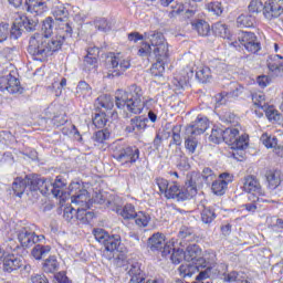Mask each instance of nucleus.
Masks as SVG:
<instances>
[{
  "label": "nucleus",
  "mask_w": 283,
  "mask_h": 283,
  "mask_svg": "<svg viewBox=\"0 0 283 283\" xmlns=\"http://www.w3.org/2000/svg\"><path fill=\"white\" fill-rule=\"evenodd\" d=\"M41 187L45 191H51L54 198H59L61 207L71 198V203L76 209H90V192L85 190L81 181L71 182L69 192L65 191L67 189V181L61 176H57L54 182L45 178L38 179V188L41 189Z\"/></svg>",
  "instance_id": "1"
},
{
  "label": "nucleus",
  "mask_w": 283,
  "mask_h": 283,
  "mask_svg": "<svg viewBox=\"0 0 283 283\" xmlns=\"http://www.w3.org/2000/svg\"><path fill=\"white\" fill-rule=\"evenodd\" d=\"M54 30V20L46 18L42 24V32L35 33L29 41L28 52L31 54L34 61H45L48 56H52L53 52H59L65 43V38L62 35H52Z\"/></svg>",
  "instance_id": "2"
},
{
  "label": "nucleus",
  "mask_w": 283,
  "mask_h": 283,
  "mask_svg": "<svg viewBox=\"0 0 283 283\" xmlns=\"http://www.w3.org/2000/svg\"><path fill=\"white\" fill-rule=\"evenodd\" d=\"M115 105L118 109H125L130 112V114H143V109H145L143 88L132 85L126 91L117 90L115 93Z\"/></svg>",
  "instance_id": "3"
},
{
  "label": "nucleus",
  "mask_w": 283,
  "mask_h": 283,
  "mask_svg": "<svg viewBox=\"0 0 283 283\" xmlns=\"http://www.w3.org/2000/svg\"><path fill=\"white\" fill-rule=\"evenodd\" d=\"M185 261L192 262V264H197L201 266V269H206L205 271L199 272L196 276L197 282H202V280H208L211 275H220V269H224V264H214L213 266L209 265V261L202 256V249L198 244H189L186 248Z\"/></svg>",
  "instance_id": "4"
},
{
  "label": "nucleus",
  "mask_w": 283,
  "mask_h": 283,
  "mask_svg": "<svg viewBox=\"0 0 283 283\" xmlns=\"http://www.w3.org/2000/svg\"><path fill=\"white\" fill-rule=\"evenodd\" d=\"M149 43L143 42L138 50L139 56H155L156 61H169V43L163 33H151L147 36Z\"/></svg>",
  "instance_id": "5"
},
{
  "label": "nucleus",
  "mask_w": 283,
  "mask_h": 283,
  "mask_svg": "<svg viewBox=\"0 0 283 283\" xmlns=\"http://www.w3.org/2000/svg\"><path fill=\"white\" fill-rule=\"evenodd\" d=\"M113 158L120 163V165H134L140 158V150L137 147H123L120 144L115 143L112 146Z\"/></svg>",
  "instance_id": "6"
},
{
  "label": "nucleus",
  "mask_w": 283,
  "mask_h": 283,
  "mask_svg": "<svg viewBox=\"0 0 283 283\" xmlns=\"http://www.w3.org/2000/svg\"><path fill=\"white\" fill-rule=\"evenodd\" d=\"M174 244H176V239L166 241L165 234L159 232L153 234L148 239V249H150V251L153 252L160 251L163 258H167V255H171Z\"/></svg>",
  "instance_id": "7"
},
{
  "label": "nucleus",
  "mask_w": 283,
  "mask_h": 283,
  "mask_svg": "<svg viewBox=\"0 0 283 283\" xmlns=\"http://www.w3.org/2000/svg\"><path fill=\"white\" fill-rule=\"evenodd\" d=\"M243 190L249 193L250 202H269V200L264 199V190H262L260 181L253 176L245 177Z\"/></svg>",
  "instance_id": "8"
},
{
  "label": "nucleus",
  "mask_w": 283,
  "mask_h": 283,
  "mask_svg": "<svg viewBox=\"0 0 283 283\" xmlns=\"http://www.w3.org/2000/svg\"><path fill=\"white\" fill-rule=\"evenodd\" d=\"M233 48H244L248 52L255 54L260 52V42L253 32H241L238 36V41L231 42Z\"/></svg>",
  "instance_id": "9"
},
{
  "label": "nucleus",
  "mask_w": 283,
  "mask_h": 283,
  "mask_svg": "<svg viewBox=\"0 0 283 283\" xmlns=\"http://www.w3.org/2000/svg\"><path fill=\"white\" fill-rule=\"evenodd\" d=\"M157 186L159 187V191L161 193H165V197L168 200H177L180 202L182 200V190H180V187L176 182L167 181V179L158 178L157 179Z\"/></svg>",
  "instance_id": "10"
},
{
  "label": "nucleus",
  "mask_w": 283,
  "mask_h": 283,
  "mask_svg": "<svg viewBox=\"0 0 283 283\" xmlns=\"http://www.w3.org/2000/svg\"><path fill=\"white\" fill-rule=\"evenodd\" d=\"M0 264H2L4 273H13V271H19L23 266V258L3 252L0 256Z\"/></svg>",
  "instance_id": "11"
},
{
  "label": "nucleus",
  "mask_w": 283,
  "mask_h": 283,
  "mask_svg": "<svg viewBox=\"0 0 283 283\" xmlns=\"http://www.w3.org/2000/svg\"><path fill=\"white\" fill-rule=\"evenodd\" d=\"M111 65L113 69V76H120L132 67V60L123 53H116L111 57Z\"/></svg>",
  "instance_id": "12"
},
{
  "label": "nucleus",
  "mask_w": 283,
  "mask_h": 283,
  "mask_svg": "<svg viewBox=\"0 0 283 283\" xmlns=\"http://www.w3.org/2000/svg\"><path fill=\"white\" fill-rule=\"evenodd\" d=\"M18 240L24 249H30V247H34L36 242H42L45 240L43 234L36 235L33 231L28 228H23L18 233Z\"/></svg>",
  "instance_id": "13"
},
{
  "label": "nucleus",
  "mask_w": 283,
  "mask_h": 283,
  "mask_svg": "<svg viewBox=\"0 0 283 283\" xmlns=\"http://www.w3.org/2000/svg\"><path fill=\"white\" fill-rule=\"evenodd\" d=\"M264 1V17L268 21H273L281 17L283 12V0H263Z\"/></svg>",
  "instance_id": "14"
},
{
  "label": "nucleus",
  "mask_w": 283,
  "mask_h": 283,
  "mask_svg": "<svg viewBox=\"0 0 283 283\" xmlns=\"http://www.w3.org/2000/svg\"><path fill=\"white\" fill-rule=\"evenodd\" d=\"M209 129V119L205 116L199 115L196 120L187 126L186 134L187 136H200Z\"/></svg>",
  "instance_id": "15"
},
{
  "label": "nucleus",
  "mask_w": 283,
  "mask_h": 283,
  "mask_svg": "<svg viewBox=\"0 0 283 283\" xmlns=\"http://www.w3.org/2000/svg\"><path fill=\"white\" fill-rule=\"evenodd\" d=\"M0 92L18 94V92H21V84L17 77L9 73L7 76L0 77Z\"/></svg>",
  "instance_id": "16"
},
{
  "label": "nucleus",
  "mask_w": 283,
  "mask_h": 283,
  "mask_svg": "<svg viewBox=\"0 0 283 283\" xmlns=\"http://www.w3.org/2000/svg\"><path fill=\"white\" fill-rule=\"evenodd\" d=\"M27 10L35 17H41L48 12V4L43 0H25Z\"/></svg>",
  "instance_id": "17"
},
{
  "label": "nucleus",
  "mask_w": 283,
  "mask_h": 283,
  "mask_svg": "<svg viewBox=\"0 0 283 283\" xmlns=\"http://www.w3.org/2000/svg\"><path fill=\"white\" fill-rule=\"evenodd\" d=\"M28 185H34V181H32L30 177L27 176L24 179L21 177L15 178L12 184V190L14 191V195L18 196V198H21L23 193H25Z\"/></svg>",
  "instance_id": "18"
},
{
  "label": "nucleus",
  "mask_w": 283,
  "mask_h": 283,
  "mask_svg": "<svg viewBox=\"0 0 283 283\" xmlns=\"http://www.w3.org/2000/svg\"><path fill=\"white\" fill-rule=\"evenodd\" d=\"M268 67L274 76H280L283 72V57L282 55H270L268 59Z\"/></svg>",
  "instance_id": "19"
},
{
  "label": "nucleus",
  "mask_w": 283,
  "mask_h": 283,
  "mask_svg": "<svg viewBox=\"0 0 283 283\" xmlns=\"http://www.w3.org/2000/svg\"><path fill=\"white\" fill-rule=\"evenodd\" d=\"M231 92H223L216 96V101L219 105H224L227 103V98H238L240 94H242V86H238V84H231Z\"/></svg>",
  "instance_id": "20"
},
{
  "label": "nucleus",
  "mask_w": 283,
  "mask_h": 283,
  "mask_svg": "<svg viewBox=\"0 0 283 283\" xmlns=\"http://www.w3.org/2000/svg\"><path fill=\"white\" fill-rule=\"evenodd\" d=\"M200 269H202V266L192 263V264H181L178 268V272L180 277H193V275H196V273H200Z\"/></svg>",
  "instance_id": "21"
},
{
  "label": "nucleus",
  "mask_w": 283,
  "mask_h": 283,
  "mask_svg": "<svg viewBox=\"0 0 283 283\" xmlns=\"http://www.w3.org/2000/svg\"><path fill=\"white\" fill-rule=\"evenodd\" d=\"M269 189H277L282 182V174L279 170H268L265 174Z\"/></svg>",
  "instance_id": "22"
},
{
  "label": "nucleus",
  "mask_w": 283,
  "mask_h": 283,
  "mask_svg": "<svg viewBox=\"0 0 283 283\" xmlns=\"http://www.w3.org/2000/svg\"><path fill=\"white\" fill-rule=\"evenodd\" d=\"M52 14L55 21H67V17H70L67 9L65 6H63V3L59 2V0H56L52 8Z\"/></svg>",
  "instance_id": "23"
},
{
  "label": "nucleus",
  "mask_w": 283,
  "mask_h": 283,
  "mask_svg": "<svg viewBox=\"0 0 283 283\" xmlns=\"http://www.w3.org/2000/svg\"><path fill=\"white\" fill-rule=\"evenodd\" d=\"M90 208H77V214L75 216L76 224H90L94 220V212L87 211Z\"/></svg>",
  "instance_id": "24"
},
{
  "label": "nucleus",
  "mask_w": 283,
  "mask_h": 283,
  "mask_svg": "<svg viewBox=\"0 0 283 283\" xmlns=\"http://www.w3.org/2000/svg\"><path fill=\"white\" fill-rule=\"evenodd\" d=\"M117 216H120L124 220H134L136 218V207L132 203H126L122 208L116 209Z\"/></svg>",
  "instance_id": "25"
},
{
  "label": "nucleus",
  "mask_w": 283,
  "mask_h": 283,
  "mask_svg": "<svg viewBox=\"0 0 283 283\" xmlns=\"http://www.w3.org/2000/svg\"><path fill=\"white\" fill-rule=\"evenodd\" d=\"M260 142L266 149H274L275 154H277V149H280V146H277V137L264 133L262 134Z\"/></svg>",
  "instance_id": "26"
},
{
  "label": "nucleus",
  "mask_w": 283,
  "mask_h": 283,
  "mask_svg": "<svg viewBox=\"0 0 283 283\" xmlns=\"http://www.w3.org/2000/svg\"><path fill=\"white\" fill-rule=\"evenodd\" d=\"M128 274L130 275V283H142L145 280L139 263H134L133 265H130Z\"/></svg>",
  "instance_id": "27"
},
{
  "label": "nucleus",
  "mask_w": 283,
  "mask_h": 283,
  "mask_svg": "<svg viewBox=\"0 0 283 283\" xmlns=\"http://www.w3.org/2000/svg\"><path fill=\"white\" fill-rule=\"evenodd\" d=\"M197 9L196 7H192L191 9H187V7L182 3H177L175 9L170 12L171 17H176V14H184L186 15L187 19L193 17L196 14Z\"/></svg>",
  "instance_id": "28"
},
{
  "label": "nucleus",
  "mask_w": 283,
  "mask_h": 283,
  "mask_svg": "<svg viewBox=\"0 0 283 283\" xmlns=\"http://www.w3.org/2000/svg\"><path fill=\"white\" fill-rule=\"evenodd\" d=\"M240 136V130L238 128H226L223 130V143L230 147L235 143V139Z\"/></svg>",
  "instance_id": "29"
},
{
  "label": "nucleus",
  "mask_w": 283,
  "mask_h": 283,
  "mask_svg": "<svg viewBox=\"0 0 283 283\" xmlns=\"http://www.w3.org/2000/svg\"><path fill=\"white\" fill-rule=\"evenodd\" d=\"M255 24V18L249 13H243L238 17L237 25L238 28H253Z\"/></svg>",
  "instance_id": "30"
},
{
  "label": "nucleus",
  "mask_w": 283,
  "mask_h": 283,
  "mask_svg": "<svg viewBox=\"0 0 283 283\" xmlns=\"http://www.w3.org/2000/svg\"><path fill=\"white\" fill-rule=\"evenodd\" d=\"M17 24L21 25L28 32H32L34 28H36V21L30 20L28 17L23 14H19L17 18Z\"/></svg>",
  "instance_id": "31"
},
{
  "label": "nucleus",
  "mask_w": 283,
  "mask_h": 283,
  "mask_svg": "<svg viewBox=\"0 0 283 283\" xmlns=\"http://www.w3.org/2000/svg\"><path fill=\"white\" fill-rule=\"evenodd\" d=\"M192 28L200 36H208L209 32H211V27H209V23L205 20L192 23Z\"/></svg>",
  "instance_id": "32"
},
{
  "label": "nucleus",
  "mask_w": 283,
  "mask_h": 283,
  "mask_svg": "<svg viewBox=\"0 0 283 283\" xmlns=\"http://www.w3.org/2000/svg\"><path fill=\"white\" fill-rule=\"evenodd\" d=\"M43 271L44 273H55V271H59V260H56V256L51 255L44 261Z\"/></svg>",
  "instance_id": "33"
},
{
  "label": "nucleus",
  "mask_w": 283,
  "mask_h": 283,
  "mask_svg": "<svg viewBox=\"0 0 283 283\" xmlns=\"http://www.w3.org/2000/svg\"><path fill=\"white\" fill-rule=\"evenodd\" d=\"M212 30L217 36H221V39H231V33L227 28V24L222 22H217L213 24Z\"/></svg>",
  "instance_id": "34"
},
{
  "label": "nucleus",
  "mask_w": 283,
  "mask_h": 283,
  "mask_svg": "<svg viewBox=\"0 0 283 283\" xmlns=\"http://www.w3.org/2000/svg\"><path fill=\"white\" fill-rule=\"evenodd\" d=\"M198 193V188L193 181L186 182L185 191H181V200H190Z\"/></svg>",
  "instance_id": "35"
},
{
  "label": "nucleus",
  "mask_w": 283,
  "mask_h": 283,
  "mask_svg": "<svg viewBox=\"0 0 283 283\" xmlns=\"http://www.w3.org/2000/svg\"><path fill=\"white\" fill-rule=\"evenodd\" d=\"M52 251L50 245L38 244L32 249L31 255H33L34 260H41L43 256L48 255Z\"/></svg>",
  "instance_id": "36"
},
{
  "label": "nucleus",
  "mask_w": 283,
  "mask_h": 283,
  "mask_svg": "<svg viewBox=\"0 0 283 283\" xmlns=\"http://www.w3.org/2000/svg\"><path fill=\"white\" fill-rule=\"evenodd\" d=\"M169 60H156V62L150 67V73L153 76H163L165 74V65Z\"/></svg>",
  "instance_id": "37"
},
{
  "label": "nucleus",
  "mask_w": 283,
  "mask_h": 283,
  "mask_svg": "<svg viewBox=\"0 0 283 283\" xmlns=\"http://www.w3.org/2000/svg\"><path fill=\"white\" fill-rule=\"evenodd\" d=\"M104 247L111 253L114 251H118V247H120V237L119 235H109L104 243Z\"/></svg>",
  "instance_id": "38"
},
{
  "label": "nucleus",
  "mask_w": 283,
  "mask_h": 283,
  "mask_svg": "<svg viewBox=\"0 0 283 283\" xmlns=\"http://www.w3.org/2000/svg\"><path fill=\"white\" fill-rule=\"evenodd\" d=\"M76 95L82 98H88V96H92V86L87 82L81 81L76 87Z\"/></svg>",
  "instance_id": "39"
},
{
  "label": "nucleus",
  "mask_w": 283,
  "mask_h": 283,
  "mask_svg": "<svg viewBox=\"0 0 283 283\" xmlns=\"http://www.w3.org/2000/svg\"><path fill=\"white\" fill-rule=\"evenodd\" d=\"M266 118L269 120H272L273 123H280V120H282V115L280 114V112H277V109H275V106H265L263 109Z\"/></svg>",
  "instance_id": "40"
},
{
  "label": "nucleus",
  "mask_w": 283,
  "mask_h": 283,
  "mask_svg": "<svg viewBox=\"0 0 283 283\" xmlns=\"http://www.w3.org/2000/svg\"><path fill=\"white\" fill-rule=\"evenodd\" d=\"M223 275H224L223 280L226 282H229V283H233V282H235V283H251V282H249V280H247V277H244L243 274H240L235 271L230 272L228 274H223Z\"/></svg>",
  "instance_id": "41"
},
{
  "label": "nucleus",
  "mask_w": 283,
  "mask_h": 283,
  "mask_svg": "<svg viewBox=\"0 0 283 283\" xmlns=\"http://www.w3.org/2000/svg\"><path fill=\"white\" fill-rule=\"evenodd\" d=\"M95 105H97V107H103L104 109H113L114 101L109 95H101L96 98Z\"/></svg>",
  "instance_id": "42"
},
{
  "label": "nucleus",
  "mask_w": 283,
  "mask_h": 283,
  "mask_svg": "<svg viewBox=\"0 0 283 283\" xmlns=\"http://www.w3.org/2000/svg\"><path fill=\"white\" fill-rule=\"evenodd\" d=\"M196 78L200 83H209L211 81V69L209 66H202L196 72Z\"/></svg>",
  "instance_id": "43"
},
{
  "label": "nucleus",
  "mask_w": 283,
  "mask_h": 283,
  "mask_svg": "<svg viewBox=\"0 0 283 283\" xmlns=\"http://www.w3.org/2000/svg\"><path fill=\"white\" fill-rule=\"evenodd\" d=\"M151 220V217L145 212V211H139V212H136V216H135V224H137V227H147L149 224Z\"/></svg>",
  "instance_id": "44"
},
{
  "label": "nucleus",
  "mask_w": 283,
  "mask_h": 283,
  "mask_svg": "<svg viewBox=\"0 0 283 283\" xmlns=\"http://www.w3.org/2000/svg\"><path fill=\"white\" fill-rule=\"evenodd\" d=\"M252 102H253L254 106L258 107V109L264 111L265 107L269 106V104H266V97L264 96V93L253 94Z\"/></svg>",
  "instance_id": "45"
},
{
  "label": "nucleus",
  "mask_w": 283,
  "mask_h": 283,
  "mask_svg": "<svg viewBox=\"0 0 283 283\" xmlns=\"http://www.w3.org/2000/svg\"><path fill=\"white\" fill-rule=\"evenodd\" d=\"M206 10H208V12H212V14H216V17H220V14L224 12V8L222 7V2L220 1H212L207 3Z\"/></svg>",
  "instance_id": "46"
},
{
  "label": "nucleus",
  "mask_w": 283,
  "mask_h": 283,
  "mask_svg": "<svg viewBox=\"0 0 283 283\" xmlns=\"http://www.w3.org/2000/svg\"><path fill=\"white\" fill-rule=\"evenodd\" d=\"M209 140L210 143H214V145H220V143L224 142V130L221 128H212Z\"/></svg>",
  "instance_id": "47"
},
{
  "label": "nucleus",
  "mask_w": 283,
  "mask_h": 283,
  "mask_svg": "<svg viewBox=\"0 0 283 283\" xmlns=\"http://www.w3.org/2000/svg\"><path fill=\"white\" fill-rule=\"evenodd\" d=\"M171 251L170 260L172 264H180V262L185 260V250L180 248L176 249V243H174Z\"/></svg>",
  "instance_id": "48"
},
{
  "label": "nucleus",
  "mask_w": 283,
  "mask_h": 283,
  "mask_svg": "<svg viewBox=\"0 0 283 283\" xmlns=\"http://www.w3.org/2000/svg\"><path fill=\"white\" fill-rule=\"evenodd\" d=\"M230 147L231 149H247L249 147V137L247 135L238 136Z\"/></svg>",
  "instance_id": "49"
},
{
  "label": "nucleus",
  "mask_w": 283,
  "mask_h": 283,
  "mask_svg": "<svg viewBox=\"0 0 283 283\" xmlns=\"http://www.w3.org/2000/svg\"><path fill=\"white\" fill-rule=\"evenodd\" d=\"M188 137L185 139V148L190 154H196V149L198 148V139H196V135H187Z\"/></svg>",
  "instance_id": "50"
},
{
  "label": "nucleus",
  "mask_w": 283,
  "mask_h": 283,
  "mask_svg": "<svg viewBox=\"0 0 283 283\" xmlns=\"http://www.w3.org/2000/svg\"><path fill=\"white\" fill-rule=\"evenodd\" d=\"M227 184L223 182L222 180H214L212 182V192L216 195V196H224V192L227 191Z\"/></svg>",
  "instance_id": "51"
},
{
  "label": "nucleus",
  "mask_w": 283,
  "mask_h": 283,
  "mask_svg": "<svg viewBox=\"0 0 283 283\" xmlns=\"http://www.w3.org/2000/svg\"><path fill=\"white\" fill-rule=\"evenodd\" d=\"M76 216H77V208L74 207H66L64 208V220L66 222H71V224L76 223Z\"/></svg>",
  "instance_id": "52"
},
{
  "label": "nucleus",
  "mask_w": 283,
  "mask_h": 283,
  "mask_svg": "<svg viewBox=\"0 0 283 283\" xmlns=\"http://www.w3.org/2000/svg\"><path fill=\"white\" fill-rule=\"evenodd\" d=\"M201 220L205 224H211L216 220V212L211 208H203Z\"/></svg>",
  "instance_id": "53"
},
{
  "label": "nucleus",
  "mask_w": 283,
  "mask_h": 283,
  "mask_svg": "<svg viewBox=\"0 0 283 283\" xmlns=\"http://www.w3.org/2000/svg\"><path fill=\"white\" fill-rule=\"evenodd\" d=\"M127 132H142L145 129V123L139 117L130 119V125L127 126Z\"/></svg>",
  "instance_id": "54"
},
{
  "label": "nucleus",
  "mask_w": 283,
  "mask_h": 283,
  "mask_svg": "<svg viewBox=\"0 0 283 283\" xmlns=\"http://www.w3.org/2000/svg\"><path fill=\"white\" fill-rule=\"evenodd\" d=\"M93 235H94L95 240L97 242H99V244H105V242L107 240H109V233H107V231H105L101 228L94 229Z\"/></svg>",
  "instance_id": "55"
},
{
  "label": "nucleus",
  "mask_w": 283,
  "mask_h": 283,
  "mask_svg": "<svg viewBox=\"0 0 283 283\" xmlns=\"http://www.w3.org/2000/svg\"><path fill=\"white\" fill-rule=\"evenodd\" d=\"M248 9L252 13L263 12L264 17V0H251Z\"/></svg>",
  "instance_id": "56"
},
{
  "label": "nucleus",
  "mask_w": 283,
  "mask_h": 283,
  "mask_svg": "<svg viewBox=\"0 0 283 283\" xmlns=\"http://www.w3.org/2000/svg\"><path fill=\"white\" fill-rule=\"evenodd\" d=\"M181 126L176 125L172 127V142L170 143L169 147L172 145L180 146L182 145V137H180Z\"/></svg>",
  "instance_id": "57"
},
{
  "label": "nucleus",
  "mask_w": 283,
  "mask_h": 283,
  "mask_svg": "<svg viewBox=\"0 0 283 283\" xmlns=\"http://www.w3.org/2000/svg\"><path fill=\"white\" fill-rule=\"evenodd\" d=\"M201 178L206 185H211L213 180H216L217 176L213 174V170L211 168H203L201 172Z\"/></svg>",
  "instance_id": "58"
},
{
  "label": "nucleus",
  "mask_w": 283,
  "mask_h": 283,
  "mask_svg": "<svg viewBox=\"0 0 283 283\" xmlns=\"http://www.w3.org/2000/svg\"><path fill=\"white\" fill-rule=\"evenodd\" d=\"M95 28L97 30H101L102 32H109L112 30V24H109V22H107V19L105 18H99L97 20H95Z\"/></svg>",
  "instance_id": "59"
},
{
  "label": "nucleus",
  "mask_w": 283,
  "mask_h": 283,
  "mask_svg": "<svg viewBox=\"0 0 283 283\" xmlns=\"http://www.w3.org/2000/svg\"><path fill=\"white\" fill-rule=\"evenodd\" d=\"M93 125H95V127H97V129H103V127H105V125H107V117H105V114H103V113L96 114L93 117Z\"/></svg>",
  "instance_id": "60"
},
{
  "label": "nucleus",
  "mask_w": 283,
  "mask_h": 283,
  "mask_svg": "<svg viewBox=\"0 0 283 283\" xmlns=\"http://www.w3.org/2000/svg\"><path fill=\"white\" fill-rule=\"evenodd\" d=\"M184 72L186 75H184V78H179V85H182V83H189V81H191V77L193 76V63L189 64Z\"/></svg>",
  "instance_id": "61"
},
{
  "label": "nucleus",
  "mask_w": 283,
  "mask_h": 283,
  "mask_svg": "<svg viewBox=\"0 0 283 283\" xmlns=\"http://www.w3.org/2000/svg\"><path fill=\"white\" fill-rule=\"evenodd\" d=\"M107 138H109V134L105 130H98L93 136V140L98 144L105 143V140H107Z\"/></svg>",
  "instance_id": "62"
},
{
  "label": "nucleus",
  "mask_w": 283,
  "mask_h": 283,
  "mask_svg": "<svg viewBox=\"0 0 283 283\" xmlns=\"http://www.w3.org/2000/svg\"><path fill=\"white\" fill-rule=\"evenodd\" d=\"M97 63H98V60L96 59V56L86 55L84 57V65L85 67H87V70H94Z\"/></svg>",
  "instance_id": "63"
},
{
  "label": "nucleus",
  "mask_w": 283,
  "mask_h": 283,
  "mask_svg": "<svg viewBox=\"0 0 283 283\" xmlns=\"http://www.w3.org/2000/svg\"><path fill=\"white\" fill-rule=\"evenodd\" d=\"M22 32H23V27H21L17 23V18H15L13 27L11 28V38L19 39V36H21Z\"/></svg>",
  "instance_id": "64"
}]
</instances>
